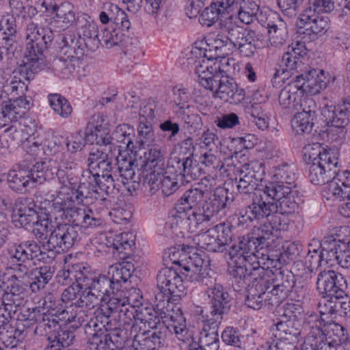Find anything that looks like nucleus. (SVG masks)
I'll return each mask as SVG.
<instances>
[{"mask_svg": "<svg viewBox=\"0 0 350 350\" xmlns=\"http://www.w3.org/2000/svg\"><path fill=\"white\" fill-rule=\"evenodd\" d=\"M205 294L209 299L211 311L210 314L202 320L203 327L198 341L206 350H218V329L224 315L230 310L231 297L221 284H215L206 290Z\"/></svg>", "mask_w": 350, "mask_h": 350, "instance_id": "f257e3e1", "label": "nucleus"}, {"mask_svg": "<svg viewBox=\"0 0 350 350\" xmlns=\"http://www.w3.org/2000/svg\"><path fill=\"white\" fill-rule=\"evenodd\" d=\"M196 73L200 83L207 90L214 92L215 96L225 102L237 105L245 98V91L241 88L232 78L224 77L221 73H214L213 68L203 64L196 66Z\"/></svg>", "mask_w": 350, "mask_h": 350, "instance_id": "f03ea898", "label": "nucleus"}, {"mask_svg": "<svg viewBox=\"0 0 350 350\" xmlns=\"http://www.w3.org/2000/svg\"><path fill=\"white\" fill-rule=\"evenodd\" d=\"M56 174L62 183L64 180V170L58 169L55 161L45 159L36 162L29 170H12L8 174L9 187L14 191H22L29 185L42 184L47 180L53 179Z\"/></svg>", "mask_w": 350, "mask_h": 350, "instance_id": "7ed1b4c3", "label": "nucleus"}, {"mask_svg": "<svg viewBox=\"0 0 350 350\" xmlns=\"http://www.w3.org/2000/svg\"><path fill=\"white\" fill-rule=\"evenodd\" d=\"M59 277L66 280H75L81 289L92 291L98 297L102 298V301L116 291L108 276L96 273L90 267L82 263L73 265L66 270L60 271Z\"/></svg>", "mask_w": 350, "mask_h": 350, "instance_id": "20e7f679", "label": "nucleus"}, {"mask_svg": "<svg viewBox=\"0 0 350 350\" xmlns=\"http://www.w3.org/2000/svg\"><path fill=\"white\" fill-rule=\"evenodd\" d=\"M53 32L50 29H39L36 24L29 22L25 28V39L26 52L25 66L23 70L27 69L43 70L46 66L44 51L49 47L53 40Z\"/></svg>", "mask_w": 350, "mask_h": 350, "instance_id": "39448f33", "label": "nucleus"}, {"mask_svg": "<svg viewBox=\"0 0 350 350\" xmlns=\"http://www.w3.org/2000/svg\"><path fill=\"white\" fill-rule=\"evenodd\" d=\"M297 191L290 189L287 193L273 195L270 192L257 191L254 198V206L252 211L254 217L260 218L269 215L272 212H279L282 214L289 215L298 211L299 204L295 197Z\"/></svg>", "mask_w": 350, "mask_h": 350, "instance_id": "423d86ee", "label": "nucleus"}, {"mask_svg": "<svg viewBox=\"0 0 350 350\" xmlns=\"http://www.w3.org/2000/svg\"><path fill=\"white\" fill-rule=\"evenodd\" d=\"M80 228L69 224H58L51 232L48 239L43 243V250L52 260L57 254L68 251L80 239Z\"/></svg>", "mask_w": 350, "mask_h": 350, "instance_id": "0eeeda50", "label": "nucleus"}, {"mask_svg": "<svg viewBox=\"0 0 350 350\" xmlns=\"http://www.w3.org/2000/svg\"><path fill=\"white\" fill-rule=\"evenodd\" d=\"M221 29L232 51L238 50L245 57H250L255 53L258 40L256 31L247 30L232 21L226 22Z\"/></svg>", "mask_w": 350, "mask_h": 350, "instance_id": "6e6552de", "label": "nucleus"}, {"mask_svg": "<svg viewBox=\"0 0 350 350\" xmlns=\"http://www.w3.org/2000/svg\"><path fill=\"white\" fill-rule=\"evenodd\" d=\"M262 278L267 281V286L271 284L273 288L269 291V299L272 306H279L288 296L295 284V278L288 270L265 271Z\"/></svg>", "mask_w": 350, "mask_h": 350, "instance_id": "1a4fd4ad", "label": "nucleus"}, {"mask_svg": "<svg viewBox=\"0 0 350 350\" xmlns=\"http://www.w3.org/2000/svg\"><path fill=\"white\" fill-rule=\"evenodd\" d=\"M185 263H183L184 259L178 261L174 260V262L183 267L180 273L189 281H197L206 286L210 285L209 288L216 284L215 279L210 275L208 259L202 258L201 254L193 253L185 257Z\"/></svg>", "mask_w": 350, "mask_h": 350, "instance_id": "9d476101", "label": "nucleus"}, {"mask_svg": "<svg viewBox=\"0 0 350 350\" xmlns=\"http://www.w3.org/2000/svg\"><path fill=\"white\" fill-rule=\"evenodd\" d=\"M232 240L231 226L224 223L198 235V245L211 252H223Z\"/></svg>", "mask_w": 350, "mask_h": 350, "instance_id": "9b49d317", "label": "nucleus"}, {"mask_svg": "<svg viewBox=\"0 0 350 350\" xmlns=\"http://www.w3.org/2000/svg\"><path fill=\"white\" fill-rule=\"evenodd\" d=\"M215 186V180L212 176H206L200 181L195 183L187 190L181 198L177 208L183 211L198 209L204 202V196L211 192Z\"/></svg>", "mask_w": 350, "mask_h": 350, "instance_id": "f8f14e48", "label": "nucleus"}, {"mask_svg": "<svg viewBox=\"0 0 350 350\" xmlns=\"http://www.w3.org/2000/svg\"><path fill=\"white\" fill-rule=\"evenodd\" d=\"M347 287L346 278L334 270H323L318 274L317 288L323 297H344Z\"/></svg>", "mask_w": 350, "mask_h": 350, "instance_id": "ddd939ff", "label": "nucleus"}, {"mask_svg": "<svg viewBox=\"0 0 350 350\" xmlns=\"http://www.w3.org/2000/svg\"><path fill=\"white\" fill-rule=\"evenodd\" d=\"M318 161L310 163L309 178L312 183L322 185L334 179L339 171L338 155H323Z\"/></svg>", "mask_w": 350, "mask_h": 350, "instance_id": "4468645a", "label": "nucleus"}, {"mask_svg": "<svg viewBox=\"0 0 350 350\" xmlns=\"http://www.w3.org/2000/svg\"><path fill=\"white\" fill-rule=\"evenodd\" d=\"M321 248L322 258L326 262L336 260L337 263L343 269L350 273V243L348 245L340 244L339 241L328 237L319 244Z\"/></svg>", "mask_w": 350, "mask_h": 350, "instance_id": "2eb2a0df", "label": "nucleus"}, {"mask_svg": "<svg viewBox=\"0 0 350 350\" xmlns=\"http://www.w3.org/2000/svg\"><path fill=\"white\" fill-rule=\"evenodd\" d=\"M229 200L228 191L217 187L206 198L198 211H202L207 221H214L225 215Z\"/></svg>", "mask_w": 350, "mask_h": 350, "instance_id": "dca6fc26", "label": "nucleus"}, {"mask_svg": "<svg viewBox=\"0 0 350 350\" xmlns=\"http://www.w3.org/2000/svg\"><path fill=\"white\" fill-rule=\"evenodd\" d=\"M273 178V181L269 183L262 190L258 191L270 192L273 195L280 196L281 193H287L290 189L295 187L293 167L287 163L279 165L275 168Z\"/></svg>", "mask_w": 350, "mask_h": 350, "instance_id": "f3484780", "label": "nucleus"}, {"mask_svg": "<svg viewBox=\"0 0 350 350\" xmlns=\"http://www.w3.org/2000/svg\"><path fill=\"white\" fill-rule=\"evenodd\" d=\"M321 114L328 126L344 128L350 121V98H342L336 105L326 104Z\"/></svg>", "mask_w": 350, "mask_h": 350, "instance_id": "a211bd4d", "label": "nucleus"}, {"mask_svg": "<svg viewBox=\"0 0 350 350\" xmlns=\"http://www.w3.org/2000/svg\"><path fill=\"white\" fill-rule=\"evenodd\" d=\"M256 245L250 239V235L242 237L239 241L233 244L228 253L230 265H242L247 262H257L259 250Z\"/></svg>", "mask_w": 350, "mask_h": 350, "instance_id": "6ab92c4d", "label": "nucleus"}, {"mask_svg": "<svg viewBox=\"0 0 350 350\" xmlns=\"http://www.w3.org/2000/svg\"><path fill=\"white\" fill-rule=\"evenodd\" d=\"M121 300H118V295H114L108 301L107 309L111 311V314H118L119 321L124 325H130L132 323L131 333V334L141 331L142 327H139L138 321H137V313L140 309L135 308L133 306L128 304L120 303Z\"/></svg>", "mask_w": 350, "mask_h": 350, "instance_id": "aec40b11", "label": "nucleus"}, {"mask_svg": "<svg viewBox=\"0 0 350 350\" xmlns=\"http://www.w3.org/2000/svg\"><path fill=\"white\" fill-rule=\"evenodd\" d=\"M230 274L237 281V284H233L235 291H240L250 282L255 281V278H260L265 270L260 267L258 262H247L242 265H230Z\"/></svg>", "mask_w": 350, "mask_h": 350, "instance_id": "412c9836", "label": "nucleus"}, {"mask_svg": "<svg viewBox=\"0 0 350 350\" xmlns=\"http://www.w3.org/2000/svg\"><path fill=\"white\" fill-rule=\"evenodd\" d=\"M168 327L162 325V328L156 330L139 331L134 333L133 347L134 350H158L163 345L164 332Z\"/></svg>", "mask_w": 350, "mask_h": 350, "instance_id": "4be33fe9", "label": "nucleus"}, {"mask_svg": "<svg viewBox=\"0 0 350 350\" xmlns=\"http://www.w3.org/2000/svg\"><path fill=\"white\" fill-rule=\"evenodd\" d=\"M266 282L267 281L260 277V278H255V281H253L252 284H248L245 300L247 307L259 310L264 305L272 306L268 300L270 298L269 296L270 294L267 290L270 286H267Z\"/></svg>", "mask_w": 350, "mask_h": 350, "instance_id": "5701e85b", "label": "nucleus"}, {"mask_svg": "<svg viewBox=\"0 0 350 350\" xmlns=\"http://www.w3.org/2000/svg\"><path fill=\"white\" fill-rule=\"evenodd\" d=\"M39 245L33 240L24 241L16 243L8 250L10 259H20L21 261L33 262V260H44L46 255L45 250H41Z\"/></svg>", "mask_w": 350, "mask_h": 350, "instance_id": "b1692460", "label": "nucleus"}, {"mask_svg": "<svg viewBox=\"0 0 350 350\" xmlns=\"http://www.w3.org/2000/svg\"><path fill=\"white\" fill-rule=\"evenodd\" d=\"M168 328L179 341L178 345L181 350H206L199 344L193 332L187 327L183 317H180V321H174Z\"/></svg>", "mask_w": 350, "mask_h": 350, "instance_id": "393cba45", "label": "nucleus"}, {"mask_svg": "<svg viewBox=\"0 0 350 350\" xmlns=\"http://www.w3.org/2000/svg\"><path fill=\"white\" fill-rule=\"evenodd\" d=\"M158 289H163L173 296H180V293L185 290L183 280L179 273L172 268L162 269L157 277Z\"/></svg>", "mask_w": 350, "mask_h": 350, "instance_id": "a878e982", "label": "nucleus"}, {"mask_svg": "<svg viewBox=\"0 0 350 350\" xmlns=\"http://www.w3.org/2000/svg\"><path fill=\"white\" fill-rule=\"evenodd\" d=\"M112 153L113 151L105 150V148L92 149L88 159V168L84 171L96 175H98V172H112L114 164L111 161Z\"/></svg>", "mask_w": 350, "mask_h": 350, "instance_id": "bb28decb", "label": "nucleus"}, {"mask_svg": "<svg viewBox=\"0 0 350 350\" xmlns=\"http://www.w3.org/2000/svg\"><path fill=\"white\" fill-rule=\"evenodd\" d=\"M254 198H253L251 204L243 207L239 211L238 225H247L249 224L259 223L262 221L263 219H267L268 221L267 224L273 227V230H278L281 229L283 221L282 215H284V214H282L279 212H272L269 215L256 218V217H254V214H253V212L252 211L253 209L252 207H254Z\"/></svg>", "mask_w": 350, "mask_h": 350, "instance_id": "cd10ccee", "label": "nucleus"}, {"mask_svg": "<svg viewBox=\"0 0 350 350\" xmlns=\"http://www.w3.org/2000/svg\"><path fill=\"white\" fill-rule=\"evenodd\" d=\"M300 327L299 321L280 320L273 325L271 330L275 338L293 344L296 347L298 337L301 334Z\"/></svg>", "mask_w": 350, "mask_h": 350, "instance_id": "c85d7f7f", "label": "nucleus"}, {"mask_svg": "<svg viewBox=\"0 0 350 350\" xmlns=\"http://www.w3.org/2000/svg\"><path fill=\"white\" fill-rule=\"evenodd\" d=\"M40 207L36 204L31 198H21L16 204L18 221L21 226L25 228H28L31 224H35L37 219L40 217L38 213Z\"/></svg>", "mask_w": 350, "mask_h": 350, "instance_id": "c756f323", "label": "nucleus"}, {"mask_svg": "<svg viewBox=\"0 0 350 350\" xmlns=\"http://www.w3.org/2000/svg\"><path fill=\"white\" fill-rule=\"evenodd\" d=\"M296 78L298 82H300L301 79L304 80L301 87L312 94H317L325 89L329 83V79L325 77L323 70L312 69L306 72L304 76V75H297Z\"/></svg>", "mask_w": 350, "mask_h": 350, "instance_id": "7c9ffc66", "label": "nucleus"}, {"mask_svg": "<svg viewBox=\"0 0 350 350\" xmlns=\"http://www.w3.org/2000/svg\"><path fill=\"white\" fill-rule=\"evenodd\" d=\"M62 52L67 59H79L87 49V43L81 35L65 34L62 36Z\"/></svg>", "mask_w": 350, "mask_h": 350, "instance_id": "2f4dec72", "label": "nucleus"}, {"mask_svg": "<svg viewBox=\"0 0 350 350\" xmlns=\"http://www.w3.org/2000/svg\"><path fill=\"white\" fill-rule=\"evenodd\" d=\"M25 66V61L23 64L21 65L17 72H14L16 74L10 83L7 85L9 87L12 93H15L19 96L23 97L28 90V83L33 79L36 74L40 72L42 70H23Z\"/></svg>", "mask_w": 350, "mask_h": 350, "instance_id": "473e14b6", "label": "nucleus"}, {"mask_svg": "<svg viewBox=\"0 0 350 350\" xmlns=\"http://www.w3.org/2000/svg\"><path fill=\"white\" fill-rule=\"evenodd\" d=\"M87 144L99 145L105 150L116 151L118 146L112 142L108 129L102 126L88 127L85 131Z\"/></svg>", "mask_w": 350, "mask_h": 350, "instance_id": "72a5a7b5", "label": "nucleus"}, {"mask_svg": "<svg viewBox=\"0 0 350 350\" xmlns=\"http://www.w3.org/2000/svg\"><path fill=\"white\" fill-rule=\"evenodd\" d=\"M136 161L130 159L129 160L124 159L122 162L118 161V165L116 167L115 165V170H117L118 178H120L121 182L124 185H129L130 183H133L131 186L127 187V190L130 192L135 190V184H139L140 180L139 176H136L135 170H138V166L135 163Z\"/></svg>", "mask_w": 350, "mask_h": 350, "instance_id": "f704fd0d", "label": "nucleus"}, {"mask_svg": "<svg viewBox=\"0 0 350 350\" xmlns=\"http://www.w3.org/2000/svg\"><path fill=\"white\" fill-rule=\"evenodd\" d=\"M135 271L134 265L128 261L116 263L108 269V277L111 281L113 288L118 291L122 282H126Z\"/></svg>", "mask_w": 350, "mask_h": 350, "instance_id": "c9c22d12", "label": "nucleus"}, {"mask_svg": "<svg viewBox=\"0 0 350 350\" xmlns=\"http://www.w3.org/2000/svg\"><path fill=\"white\" fill-rule=\"evenodd\" d=\"M177 164L181 179L185 183L197 179L204 174L200 163L193 159L192 153H189V155L185 158L178 159Z\"/></svg>", "mask_w": 350, "mask_h": 350, "instance_id": "e433bc0d", "label": "nucleus"}, {"mask_svg": "<svg viewBox=\"0 0 350 350\" xmlns=\"http://www.w3.org/2000/svg\"><path fill=\"white\" fill-rule=\"evenodd\" d=\"M115 165H116V163L112 166V172H98V175L92 174V176L95 178L94 185H96L97 191H99L98 193L100 196H103V194L113 195L118 190L115 184V180H118Z\"/></svg>", "mask_w": 350, "mask_h": 350, "instance_id": "4c0bfd02", "label": "nucleus"}, {"mask_svg": "<svg viewBox=\"0 0 350 350\" xmlns=\"http://www.w3.org/2000/svg\"><path fill=\"white\" fill-rule=\"evenodd\" d=\"M94 180L92 174H89L88 171H83L80 183L73 193L76 201L83 202L84 200L97 198L96 196L98 195V191L94 185Z\"/></svg>", "mask_w": 350, "mask_h": 350, "instance_id": "58836bf2", "label": "nucleus"}, {"mask_svg": "<svg viewBox=\"0 0 350 350\" xmlns=\"http://www.w3.org/2000/svg\"><path fill=\"white\" fill-rule=\"evenodd\" d=\"M235 180L237 183V188L240 193H254V198H255L257 191L262 189H258V183L262 180V178L254 170L248 169L246 172L241 170L239 180H237V178Z\"/></svg>", "mask_w": 350, "mask_h": 350, "instance_id": "ea45409f", "label": "nucleus"}, {"mask_svg": "<svg viewBox=\"0 0 350 350\" xmlns=\"http://www.w3.org/2000/svg\"><path fill=\"white\" fill-rule=\"evenodd\" d=\"M29 105V100L24 97L18 96L16 99L3 103L1 113L4 118H8L11 121H17L28 111Z\"/></svg>", "mask_w": 350, "mask_h": 350, "instance_id": "a19ab883", "label": "nucleus"}, {"mask_svg": "<svg viewBox=\"0 0 350 350\" xmlns=\"http://www.w3.org/2000/svg\"><path fill=\"white\" fill-rule=\"evenodd\" d=\"M325 338L322 341L319 340L318 344H327L337 348L342 343L346 341L348 338L347 331L341 325L332 322L327 323L325 327L323 329Z\"/></svg>", "mask_w": 350, "mask_h": 350, "instance_id": "79ce46f5", "label": "nucleus"}, {"mask_svg": "<svg viewBox=\"0 0 350 350\" xmlns=\"http://www.w3.org/2000/svg\"><path fill=\"white\" fill-rule=\"evenodd\" d=\"M37 319V325L34 329V333L39 336H50L55 334L60 328L58 319L54 315L53 312H40Z\"/></svg>", "mask_w": 350, "mask_h": 350, "instance_id": "37998d69", "label": "nucleus"}, {"mask_svg": "<svg viewBox=\"0 0 350 350\" xmlns=\"http://www.w3.org/2000/svg\"><path fill=\"white\" fill-rule=\"evenodd\" d=\"M193 107L187 105L180 106L176 111V116L181 118L184 122V128L187 129L190 134L195 133L201 130L202 121L201 117L193 112Z\"/></svg>", "mask_w": 350, "mask_h": 350, "instance_id": "c03bdc74", "label": "nucleus"}, {"mask_svg": "<svg viewBox=\"0 0 350 350\" xmlns=\"http://www.w3.org/2000/svg\"><path fill=\"white\" fill-rule=\"evenodd\" d=\"M165 317H166L165 312H161L155 308H143L137 313L138 323H143L144 328L148 327L152 329V330L158 329V325L161 326L160 328H162V325H164L163 323H161V320Z\"/></svg>", "mask_w": 350, "mask_h": 350, "instance_id": "a18cd8bd", "label": "nucleus"}, {"mask_svg": "<svg viewBox=\"0 0 350 350\" xmlns=\"http://www.w3.org/2000/svg\"><path fill=\"white\" fill-rule=\"evenodd\" d=\"M300 88L301 87L296 83H290L281 90L278 100L283 109L295 110V105L302 94Z\"/></svg>", "mask_w": 350, "mask_h": 350, "instance_id": "49530a36", "label": "nucleus"}, {"mask_svg": "<svg viewBox=\"0 0 350 350\" xmlns=\"http://www.w3.org/2000/svg\"><path fill=\"white\" fill-rule=\"evenodd\" d=\"M300 23L304 24L307 30H310L314 34H321L328 28L326 19L319 16L311 10H306L301 15Z\"/></svg>", "mask_w": 350, "mask_h": 350, "instance_id": "de8ad7c7", "label": "nucleus"}, {"mask_svg": "<svg viewBox=\"0 0 350 350\" xmlns=\"http://www.w3.org/2000/svg\"><path fill=\"white\" fill-rule=\"evenodd\" d=\"M112 142L124 145L125 148L131 152H136L137 146L134 144V129L129 124H123L118 125L114 131L112 136Z\"/></svg>", "mask_w": 350, "mask_h": 350, "instance_id": "09e8293b", "label": "nucleus"}, {"mask_svg": "<svg viewBox=\"0 0 350 350\" xmlns=\"http://www.w3.org/2000/svg\"><path fill=\"white\" fill-rule=\"evenodd\" d=\"M23 141L21 131L17 130L13 126L7 128L0 135V154L15 149Z\"/></svg>", "mask_w": 350, "mask_h": 350, "instance_id": "8fccbe9b", "label": "nucleus"}, {"mask_svg": "<svg viewBox=\"0 0 350 350\" xmlns=\"http://www.w3.org/2000/svg\"><path fill=\"white\" fill-rule=\"evenodd\" d=\"M6 280L3 282L5 286L3 299L5 301H13L18 304L22 302V295L25 293V288L22 284V282L16 275H12L8 277Z\"/></svg>", "mask_w": 350, "mask_h": 350, "instance_id": "3c124183", "label": "nucleus"}, {"mask_svg": "<svg viewBox=\"0 0 350 350\" xmlns=\"http://www.w3.org/2000/svg\"><path fill=\"white\" fill-rule=\"evenodd\" d=\"M0 27L5 46H14L16 44L18 33L16 17L10 14L4 15L0 21Z\"/></svg>", "mask_w": 350, "mask_h": 350, "instance_id": "603ef678", "label": "nucleus"}, {"mask_svg": "<svg viewBox=\"0 0 350 350\" xmlns=\"http://www.w3.org/2000/svg\"><path fill=\"white\" fill-rule=\"evenodd\" d=\"M306 325L311 329L309 334L314 338V343L319 342V340L323 342L325 338L323 329L326 326L325 321L322 318V315L319 317L317 313L312 312L308 314L305 319Z\"/></svg>", "mask_w": 350, "mask_h": 350, "instance_id": "864d4df0", "label": "nucleus"}, {"mask_svg": "<svg viewBox=\"0 0 350 350\" xmlns=\"http://www.w3.org/2000/svg\"><path fill=\"white\" fill-rule=\"evenodd\" d=\"M54 273V268L44 265L39 268H34L31 271V275L34 276V281L30 284L31 291L36 293L45 287L51 280Z\"/></svg>", "mask_w": 350, "mask_h": 350, "instance_id": "5fc2aeb1", "label": "nucleus"}, {"mask_svg": "<svg viewBox=\"0 0 350 350\" xmlns=\"http://www.w3.org/2000/svg\"><path fill=\"white\" fill-rule=\"evenodd\" d=\"M57 332L53 336H48L49 343L45 350H64L72 343L75 338L72 332L61 329Z\"/></svg>", "mask_w": 350, "mask_h": 350, "instance_id": "6e6d98bb", "label": "nucleus"}, {"mask_svg": "<svg viewBox=\"0 0 350 350\" xmlns=\"http://www.w3.org/2000/svg\"><path fill=\"white\" fill-rule=\"evenodd\" d=\"M133 237L131 233L123 232L116 234L113 238L111 246L120 254H122L120 258H124L131 254L135 245Z\"/></svg>", "mask_w": 350, "mask_h": 350, "instance_id": "4d7b16f0", "label": "nucleus"}, {"mask_svg": "<svg viewBox=\"0 0 350 350\" xmlns=\"http://www.w3.org/2000/svg\"><path fill=\"white\" fill-rule=\"evenodd\" d=\"M259 11V5L255 1L242 0L237 12L238 18L241 23L249 25L256 19Z\"/></svg>", "mask_w": 350, "mask_h": 350, "instance_id": "13d9d810", "label": "nucleus"}, {"mask_svg": "<svg viewBox=\"0 0 350 350\" xmlns=\"http://www.w3.org/2000/svg\"><path fill=\"white\" fill-rule=\"evenodd\" d=\"M105 332L109 350L122 349L129 338L126 332L120 327L106 329Z\"/></svg>", "mask_w": 350, "mask_h": 350, "instance_id": "bf43d9fd", "label": "nucleus"}, {"mask_svg": "<svg viewBox=\"0 0 350 350\" xmlns=\"http://www.w3.org/2000/svg\"><path fill=\"white\" fill-rule=\"evenodd\" d=\"M209 42L208 45L210 47V51H214L215 52V56L211 55V58L217 59L222 57L229 55L232 51V48L228 45L229 42L221 29L215 38L209 39Z\"/></svg>", "mask_w": 350, "mask_h": 350, "instance_id": "052dcab7", "label": "nucleus"}, {"mask_svg": "<svg viewBox=\"0 0 350 350\" xmlns=\"http://www.w3.org/2000/svg\"><path fill=\"white\" fill-rule=\"evenodd\" d=\"M268 33L271 45L277 47L283 45L288 37L287 22L282 18L268 30Z\"/></svg>", "mask_w": 350, "mask_h": 350, "instance_id": "680f3d73", "label": "nucleus"}, {"mask_svg": "<svg viewBox=\"0 0 350 350\" xmlns=\"http://www.w3.org/2000/svg\"><path fill=\"white\" fill-rule=\"evenodd\" d=\"M273 227L269 226L267 222H265L257 230L258 233L255 235L250 236V239L257 246L259 250H263L268 247L273 241Z\"/></svg>", "mask_w": 350, "mask_h": 350, "instance_id": "e2e57ef3", "label": "nucleus"}, {"mask_svg": "<svg viewBox=\"0 0 350 350\" xmlns=\"http://www.w3.org/2000/svg\"><path fill=\"white\" fill-rule=\"evenodd\" d=\"M82 39L87 43V50L94 51L98 49L100 44L99 34L98 33V27L94 23L85 22L81 26Z\"/></svg>", "mask_w": 350, "mask_h": 350, "instance_id": "0e129e2a", "label": "nucleus"}, {"mask_svg": "<svg viewBox=\"0 0 350 350\" xmlns=\"http://www.w3.org/2000/svg\"><path fill=\"white\" fill-rule=\"evenodd\" d=\"M338 155V152L332 150L331 149L327 150L322 147L321 144L319 143H314L308 144L304 146L303 150V157L306 163L308 164L318 161L319 157H323V155Z\"/></svg>", "mask_w": 350, "mask_h": 350, "instance_id": "69168bd1", "label": "nucleus"}, {"mask_svg": "<svg viewBox=\"0 0 350 350\" xmlns=\"http://www.w3.org/2000/svg\"><path fill=\"white\" fill-rule=\"evenodd\" d=\"M124 16V11L117 5L111 3H105L103 5V10L99 14V19L103 24L109 22L118 25V21Z\"/></svg>", "mask_w": 350, "mask_h": 350, "instance_id": "338daca9", "label": "nucleus"}, {"mask_svg": "<svg viewBox=\"0 0 350 350\" xmlns=\"http://www.w3.org/2000/svg\"><path fill=\"white\" fill-rule=\"evenodd\" d=\"M172 219L176 220V228L180 230L183 225L187 224L188 230L191 232H195L202 222L207 221L202 211H198V209L191 210V213L186 218L180 217L178 218L174 217Z\"/></svg>", "mask_w": 350, "mask_h": 350, "instance_id": "774afa93", "label": "nucleus"}]
</instances>
